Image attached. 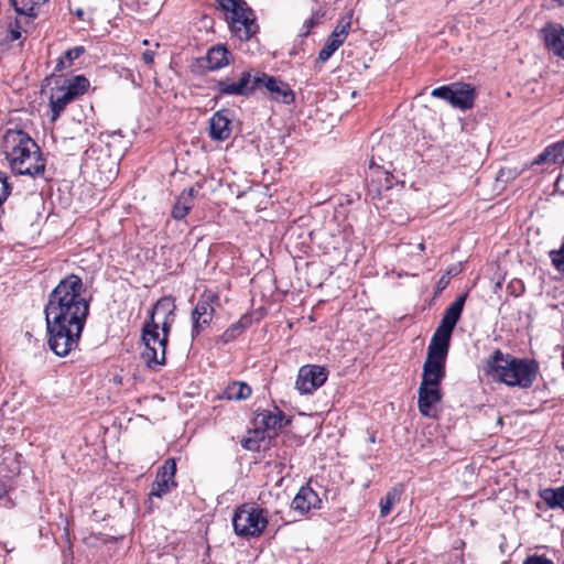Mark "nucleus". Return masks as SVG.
<instances>
[{
    "label": "nucleus",
    "mask_w": 564,
    "mask_h": 564,
    "mask_svg": "<svg viewBox=\"0 0 564 564\" xmlns=\"http://www.w3.org/2000/svg\"><path fill=\"white\" fill-rule=\"evenodd\" d=\"M91 297H86L83 279L69 273L48 293L44 305L47 345L58 357L78 348L90 314Z\"/></svg>",
    "instance_id": "f257e3e1"
},
{
    "label": "nucleus",
    "mask_w": 564,
    "mask_h": 564,
    "mask_svg": "<svg viewBox=\"0 0 564 564\" xmlns=\"http://www.w3.org/2000/svg\"><path fill=\"white\" fill-rule=\"evenodd\" d=\"M1 149L13 174L32 178L44 176L46 159L39 144L24 130L8 129Z\"/></svg>",
    "instance_id": "f03ea898"
},
{
    "label": "nucleus",
    "mask_w": 564,
    "mask_h": 564,
    "mask_svg": "<svg viewBox=\"0 0 564 564\" xmlns=\"http://www.w3.org/2000/svg\"><path fill=\"white\" fill-rule=\"evenodd\" d=\"M484 371L494 381L508 387L530 389L540 373V366L535 359L518 358L497 348L486 359Z\"/></svg>",
    "instance_id": "7ed1b4c3"
},
{
    "label": "nucleus",
    "mask_w": 564,
    "mask_h": 564,
    "mask_svg": "<svg viewBox=\"0 0 564 564\" xmlns=\"http://www.w3.org/2000/svg\"><path fill=\"white\" fill-rule=\"evenodd\" d=\"M269 523L268 511L256 503H243L232 516L234 531L241 538H258Z\"/></svg>",
    "instance_id": "20e7f679"
},
{
    "label": "nucleus",
    "mask_w": 564,
    "mask_h": 564,
    "mask_svg": "<svg viewBox=\"0 0 564 564\" xmlns=\"http://www.w3.org/2000/svg\"><path fill=\"white\" fill-rule=\"evenodd\" d=\"M174 322L175 318L171 317L163 318L162 323H159L162 334L160 335V332L158 330L156 340L141 339L145 347L141 354V358L150 370L156 371L160 367L166 364V348Z\"/></svg>",
    "instance_id": "39448f33"
},
{
    "label": "nucleus",
    "mask_w": 564,
    "mask_h": 564,
    "mask_svg": "<svg viewBox=\"0 0 564 564\" xmlns=\"http://www.w3.org/2000/svg\"><path fill=\"white\" fill-rule=\"evenodd\" d=\"M219 294L204 291L191 313V339L195 341L212 325L215 305H219Z\"/></svg>",
    "instance_id": "423d86ee"
},
{
    "label": "nucleus",
    "mask_w": 564,
    "mask_h": 564,
    "mask_svg": "<svg viewBox=\"0 0 564 564\" xmlns=\"http://www.w3.org/2000/svg\"><path fill=\"white\" fill-rule=\"evenodd\" d=\"M431 96L448 102L455 109L466 111L474 107L477 91L471 84L454 82L434 88Z\"/></svg>",
    "instance_id": "0eeeda50"
},
{
    "label": "nucleus",
    "mask_w": 564,
    "mask_h": 564,
    "mask_svg": "<svg viewBox=\"0 0 564 564\" xmlns=\"http://www.w3.org/2000/svg\"><path fill=\"white\" fill-rule=\"evenodd\" d=\"M467 297L468 293L465 292L458 295L455 301L446 307L430 343L451 348L452 336L456 325L460 321Z\"/></svg>",
    "instance_id": "6e6552de"
},
{
    "label": "nucleus",
    "mask_w": 564,
    "mask_h": 564,
    "mask_svg": "<svg viewBox=\"0 0 564 564\" xmlns=\"http://www.w3.org/2000/svg\"><path fill=\"white\" fill-rule=\"evenodd\" d=\"M449 348L430 343L422 368L421 383L441 386L446 377V360Z\"/></svg>",
    "instance_id": "1a4fd4ad"
},
{
    "label": "nucleus",
    "mask_w": 564,
    "mask_h": 564,
    "mask_svg": "<svg viewBox=\"0 0 564 564\" xmlns=\"http://www.w3.org/2000/svg\"><path fill=\"white\" fill-rule=\"evenodd\" d=\"M251 70L241 72L237 78L226 76L225 78L214 82L210 87L213 91H216L215 100H218L223 96H242L249 97L254 93V84Z\"/></svg>",
    "instance_id": "9d476101"
},
{
    "label": "nucleus",
    "mask_w": 564,
    "mask_h": 564,
    "mask_svg": "<svg viewBox=\"0 0 564 564\" xmlns=\"http://www.w3.org/2000/svg\"><path fill=\"white\" fill-rule=\"evenodd\" d=\"M226 21L232 36L243 42L250 41L260 31L256 12L248 4L235 11L234 14L227 15Z\"/></svg>",
    "instance_id": "9b49d317"
},
{
    "label": "nucleus",
    "mask_w": 564,
    "mask_h": 564,
    "mask_svg": "<svg viewBox=\"0 0 564 564\" xmlns=\"http://www.w3.org/2000/svg\"><path fill=\"white\" fill-rule=\"evenodd\" d=\"M176 304L175 299L172 295L163 296L155 302L152 308L149 311L148 317L145 318L141 328V339H158V330H160V324L155 321V315L162 314L163 318H175Z\"/></svg>",
    "instance_id": "f8f14e48"
},
{
    "label": "nucleus",
    "mask_w": 564,
    "mask_h": 564,
    "mask_svg": "<svg viewBox=\"0 0 564 564\" xmlns=\"http://www.w3.org/2000/svg\"><path fill=\"white\" fill-rule=\"evenodd\" d=\"M254 91L264 87L271 95V98L278 102L290 105L294 102L295 95L289 84L268 75L267 73L257 72L253 77Z\"/></svg>",
    "instance_id": "ddd939ff"
},
{
    "label": "nucleus",
    "mask_w": 564,
    "mask_h": 564,
    "mask_svg": "<svg viewBox=\"0 0 564 564\" xmlns=\"http://www.w3.org/2000/svg\"><path fill=\"white\" fill-rule=\"evenodd\" d=\"M328 378L325 367L318 365H304L300 368L295 388L301 394H312L322 387Z\"/></svg>",
    "instance_id": "4468645a"
},
{
    "label": "nucleus",
    "mask_w": 564,
    "mask_h": 564,
    "mask_svg": "<svg viewBox=\"0 0 564 564\" xmlns=\"http://www.w3.org/2000/svg\"><path fill=\"white\" fill-rule=\"evenodd\" d=\"M392 180L393 175L371 159L369 170L366 173L367 196L371 199L380 198L383 192L393 187Z\"/></svg>",
    "instance_id": "2eb2a0df"
},
{
    "label": "nucleus",
    "mask_w": 564,
    "mask_h": 564,
    "mask_svg": "<svg viewBox=\"0 0 564 564\" xmlns=\"http://www.w3.org/2000/svg\"><path fill=\"white\" fill-rule=\"evenodd\" d=\"M176 462L174 458H167L161 467H159L155 479L151 486L150 498H162L177 486L175 481Z\"/></svg>",
    "instance_id": "dca6fc26"
},
{
    "label": "nucleus",
    "mask_w": 564,
    "mask_h": 564,
    "mask_svg": "<svg viewBox=\"0 0 564 564\" xmlns=\"http://www.w3.org/2000/svg\"><path fill=\"white\" fill-rule=\"evenodd\" d=\"M545 50L564 59V26L558 22H546L539 31Z\"/></svg>",
    "instance_id": "f3484780"
},
{
    "label": "nucleus",
    "mask_w": 564,
    "mask_h": 564,
    "mask_svg": "<svg viewBox=\"0 0 564 564\" xmlns=\"http://www.w3.org/2000/svg\"><path fill=\"white\" fill-rule=\"evenodd\" d=\"M417 395L419 412L426 417H436V414L432 412V408L443 400V391L441 386L433 387L425 383H420Z\"/></svg>",
    "instance_id": "a211bd4d"
},
{
    "label": "nucleus",
    "mask_w": 564,
    "mask_h": 564,
    "mask_svg": "<svg viewBox=\"0 0 564 564\" xmlns=\"http://www.w3.org/2000/svg\"><path fill=\"white\" fill-rule=\"evenodd\" d=\"M321 508L322 499L308 484L300 488L291 502V509L301 516L307 514L313 509Z\"/></svg>",
    "instance_id": "6ab92c4d"
},
{
    "label": "nucleus",
    "mask_w": 564,
    "mask_h": 564,
    "mask_svg": "<svg viewBox=\"0 0 564 564\" xmlns=\"http://www.w3.org/2000/svg\"><path fill=\"white\" fill-rule=\"evenodd\" d=\"M231 57L230 51L225 45H216L210 47L205 57L199 58L198 67L202 72H213L220 69L229 64Z\"/></svg>",
    "instance_id": "aec40b11"
},
{
    "label": "nucleus",
    "mask_w": 564,
    "mask_h": 564,
    "mask_svg": "<svg viewBox=\"0 0 564 564\" xmlns=\"http://www.w3.org/2000/svg\"><path fill=\"white\" fill-rule=\"evenodd\" d=\"M230 109H220L209 119V137L214 141H226L231 135Z\"/></svg>",
    "instance_id": "412c9836"
},
{
    "label": "nucleus",
    "mask_w": 564,
    "mask_h": 564,
    "mask_svg": "<svg viewBox=\"0 0 564 564\" xmlns=\"http://www.w3.org/2000/svg\"><path fill=\"white\" fill-rule=\"evenodd\" d=\"M256 425L263 431H272L276 433L279 430L290 423V419L286 417L285 413L278 406L273 410H262L257 413Z\"/></svg>",
    "instance_id": "4be33fe9"
},
{
    "label": "nucleus",
    "mask_w": 564,
    "mask_h": 564,
    "mask_svg": "<svg viewBox=\"0 0 564 564\" xmlns=\"http://www.w3.org/2000/svg\"><path fill=\"white\" fill-rule=\"evenodd\" d=\"M196 194L197 189L194 186L184 188L181 192L171 210V216L175 220H183L189 214L194 206V197Z\"/></svg>",
    "instance_id": "5701e85b"
},
{
    "label": "nucleus",
    "mask_w": 564,
    "mask_h": 564,
    "mask_svg": "<svg viewBox=\"0 0 564 564\" xmlns=\"http://www.w3.org/2000/svg\"><path fill=\"white\" fill-rule=\"evenodd\" d=\"M538 495L549 509H561L564 512V485L540 489Z\"/></svg>",
    "instance_id": "b1692460"
},
{
    "label": "nucleus",
    "mask_w": 564,
    "mask_h": 564,
    "mask_svg": "<svg viewBox=\"0 0 564 564\" xmlns=\"http://www.w3.org/2000/svg\"><path fill=\"white\" fill-rule=\"evenodd\" d=\"M252 325V316L243 314L237 322L232 323L219 337L220 343L227 345L234 341L239 335Z\"/></svg>",
    "instance_id": "393cba45"
},
{
    "label": "nucleus",
    "mask_w": 564,
    "mask_h": 564,
    "mask_svg": "<svg viewBox=\"0 0 564 564\" xmlns=\"http://www.w3.org/2000/svg\"><path fill=\"white\" fill-rule=\"evenodd\" d=\"M19 17L25 18V23H33L39 15V2L34 0H9Z\"/></svg>",
    "instance_id": "a878e982"
},
{
    "label": "nucleus",
    "mask_w": 564,
    "mask_h": 564,
    "mask_svg": "<svg viewBox=\"0 0 564 564\" xmlns=\"http://www.w3.org/2000/svg\"><path fill=\"white\" fill-rule=\"evenodd\" d=\"M251 393L252 389L248 383L242 381H234L225 388L220 398L240 401L250 398Z\"/></svg>",
    "instance_id": "bb28decb"
},
{
    "label": "nucleus",
    "mask_w": 564,
    "mask_h": 564,
    "mask_svg": "<svg viewBox=\"0 0 564 564\" xmlns=\"http://www.w3.org/2000/svg\"><path fill=\"white\" fill-rule=\"evenodd\" d=\"M556 145L549 144L543 149L541 153H539L531 162V166L533 165H545V164H557L563 165L564 160L558 153V149Z\"/></svg>",
    "instance_id": "cd10ccee"
},
{
    "label": "nucleus",
    "mask_w": 564,
    "mask_h": 564,
    "mask_svg": "<svg viewBox=\"0 0 564 564\" xmlns=\"http://www.w3.org/2000/svg\"><path fill=\"white\" fill-rule=\"evenodd\" d=\"M66 83L67 85L65 87L58 88V90H64L67 95L72 96L74 100L84 95L90 85L89 80L84 75H76L72 79H68Z\"/></svg>",
    "instance_id": "c85d7f7f"
},
{
    "label": "nucleus",
    "mask_w": 564,
    "mask_h": 564,
    "mask_svg": "<svg viewBox=\"0 0 564 564\" xmlns=\"http://www.w3.org/2000/svg\"><path fill=\"white\" fill-rule=\"evenodd\" d=\"M73 100L72 96L67 95L64 90L61 95L52 94L50 97L51 121L55 122L61 117L66 106Z\"/></svg>",
    "instance_id": "c756f323"
},
{
    "label": "nucleus",
    "mask_w": 564,
    "mask_h": 564,
    "mask_svg": "<svg viewBox=\"0 0 564 564\" xmlns=\"http://www.w3.org/2000/svg\"><path fill=\"white\" fill-rule=\"evenodd\" d=\"M341 40L337 39V34H329L326 43L322 47V50L318 53V57L316 59V64L318 63H325L327 62L332 55L339 48L341 45Z\"/></svg>",
    "instance_id": "7c9ffc66"
},
{
    "label": "nucleus",
    "mask_w": 564,
    "mask_h": 564,
    "mask_svg": "<svg viewBox=\"0 0 564 564\" xmlns=\"http://www.w3.org/2000/svg\"><path fill=\"white\" fill-rule=\"evenodd\" d=\"M32 23H25V18H17L14 22L9 24V40L18 41L22 37V32H28V26Z\"/></svg>",
    "instance_id": "2f4dec72"
},
{
    "label": "nucleus",
    "mask_w": 564,
    "mask_h": 564,
    "mask_svg": "<svg viewBox=\"0 0 564 564\" xmlns=\"http://www.w3.org/2000/svg\"><path fill=\"white\" fill-rule=\"evenodd\" d=\"M325 17V12L322 11V10H316L312 13V15L306 19L303 23V29L300 33V36L302 37H306L310 35L311 31L316 26L318 25L322 20L324 19Z\"/></svg>",
    "instance_id": "473e14b6"
},
{
    "label": "nucleus",
    "mask_w": 564,
    "mask_h": 564,
    "mask_svg": "<svg viewBox=\"0 0 564 564\" xmlns=\"http://www.w3.org/2000/svg\"><path fill=\"white\" fill-rule=\"evenodd\" d=\"M549 258L554 269L564 274V236L560 248L549 251Z\"/></svg>",
    "instance_id": "72a5a7b5"
},
{
    "label": "nucleus",
    "mask_w": 564,
    "mask_h": 564,
    "mask_svg": "<svg viewBox=\"0 0 564 564\" xmlns=\"http://www.w3.org/2000/svg\"><path fill=\"white\" fill-rule=\"evenodd\" d=\"M399 500V495L395 489L387 492V495L380 500V514L387 517L392 510L393 506Z\"/></svg>",
    "instance_id": "f704fd0d"
},
{
    "label": "nucleus",
    "mask_w": 564,
    "mask_h": 564,
    "mask_svg": "<svg viewBox=\"0 0 564 564\" xmlns=\"http://www.w3.org/2000/svg\"><path fill=\"white\" fill-rule=\"evenodd\" d=\"M215 2L226 13V17L234 14L235 11H239L248 4L245 0H215Z\"/></svg>",
    "instance_id": "c9c22d12"
},
{
    "label": "nucleus",
    "mask_w": 564,
    "mask_h": 564,
    "mask_svg": "<svg viewBox=\"0 0 564 564\" xmlns=\"http://www.w3.org/2000/svg\"><path fill=\"white\" fill-rule=\"evenodd\" d=\"M260 431L254 430L253 436H248L241 440V446L247 451L257 452L260 449V442L263 440V436L259 437Z\"/></svg>",
    "instance_id": "e433bc0d"
},
{
    "label": "nucleus",
    "mask_w": 564,
    "mask_h": 564,
    "mask_svg": "<svg viewBox=\"0 0 564 564\" xmlns=\"http://www.w3.org/2000/svg\"><path fill=\"white\" fill-rule=\"evenodd\" d=\"M351 22H350V15L345 17L339 20L337 25L335 26L334 31L330 34H337V39L341 40V43L346 40L349 29H350Z\"/></svg>",
    "instance_id": "4c0bfd02"
},
{
    "label": "nucleus",
    "mask_w": 564,
    "mask_h": 564,
    "mask_svg": "<svg viewBox=\"0 0 564 564\" xmlns=\"http://www.w3.org/2000/svg\"><path fill=\"white\" fill-rule=\"evenodd\" d=\"M12 186L6 172L0 171V207L11 194Z\"/></svg>",
    "instance_id": "58836bf2"
},
{
    "label": "nucleus",
    "mask_w": 564,
    "mask_h": 564,
    "mask_svg": "<svg viewBox=\"0 0 564 564\" xmlns=\"http://www.w3.org/2000/svg\"><path fill=\"white\" fill-rule=\"evenodd\" d=\"M86 52L85 47L82 45L74 46L67 51L64 52L63 57L69 65V67L73 65V62L77 58H79L84 53Z\"/></svg>",
    "instance_id": "ea45409f"
},
{
    "label": "nucleus",
    "mask_w": 564,
    "mask_h": 564,
    "mask_svg": "<svg viewBox=\"0 0 564 564\" xmlns=\"http://www.w3.org/2000/svg\"><path fill=\"white\" fill-rule=\"evenodd\" d=\"M509 293L513 296H520L523 294L525 288L521 280L513 279L507 286Z\"/></svg>",
    "instance_id": "a19ab883"
},
{
    "label": "nucleus",
    "mask_w": 564,
    "mask_h": 564,
    "mask_svg": "<svg viewBox=\"0 0 564 564\" xmlns=\"http://www.w3.org/2000/svg\"><path fill=\"white\" fill-rule=\"evenodd\" d=\"M522 564H554V562L547 558L545 555L533 554L529 555Z\"/></svg>",
    "instance_id": "79ce46f5"
},
{
    "label": "nucleus",
    "mask_w": 564,
    "mask_h": 564,
    "mask_svg": "<svg viewBox=\"0 0 564 564\" xmlns=\"http://www.w3.org/2000/svg\"><path fill=\"white\" fill-rule=\"evenodd\" d=\"M449 283V279L446 275L441 276L436 283L435 295L440 294Z\"/></svg>",
    "instance_id": "37998d69"
},
{
    "label": "nucleus",
    "mask_w": 564,
    "mask_h": 564,
    "mask_svg": "<svg viewBox=\"0 0 564 564\" xmlns=\"http://www.w3.org/2000/svg\"><path fill=\"white\" fill-rule=\"evenodd\" d=\"M69 67V65L67 64V62L65 61V58L63 56H61L58 59H57V63H56V66H55V72H61L65 68Z\"/></svg>",
    "instance_id": "c03bdc74"
},
{
    "label": "nucleus",
    "mask_w": 564,
    "mask_h": 564,
    "mask_svg": "<svg viewBox=\"0 0 564 564\" xmlns=\"http://www.w3.org/2000/svg\"><path fill=\"white\" fill-rule=\"evenodd\" d=\"M552 145L557 147L556 149H558V153L564 160V137L561 140L553 142Z\"/></svg>",
    "instance_id": "a18cd8bd"
},
{
    "label": "nucleus",
    "mask_w": 564,
    "mask_h": 564,
    "mask_svg": "<svg viewBox=\"0 0 564 564\" xmlns=\"http://www.w3.org/2000/svg\"><path fill=\"white\" fill-rule=\"evenodd\" d=\"M143 59H144L145 63H152L153 54L151 52H145L143 54Z\"/></svg>",
    "instance_id": "49530a36"
},
{
    "label": "nucleus",
    "mask_w": 564,
    "mask_h": 564,
    "mask_svg": "<svg viewBox=\"0 0 564 564\" xmlns=\"http://www.w3.org/2000/svg\"><path fill=\"white\" fill-rule=\"evenodd\" d=\"M7 492L4 482L0 479V498H2Z\"/></svg>",
    "instance_id": "de8ad7c7"
},
{
    "label": "nucleus",
    "mask_w": 564,
    "mask_h": 564,
    "mask_svg": "<svg viewBox=\"0 0 564 564\" xmlns=\"http://www.w3.org/2000/svg\"><path fill=\"white\" fill-rule=\"evenodd\" d=\"M74 14L78 18V19H83L84 17V10L78 8L75 10Z\"/></svg>",
    "instance_id": "09e8293b"
},
{
    "label": "nucleus",
    "mask_w": 564,
    "mask_h": 564,
    "mask_svg": "<svg viewBox=\"0 0 564 564\" xmlns=\"http://www.w3.org/2000/svg\"><path fill=\"white\" fill-rule=\"evenodd\" d=\"M368 441H369L370 443H375V442H376V435H375V434L370 435V436H369V438H368Z\"/></svg>",
    "instance_id": "8fccbe9b"
},
{
    "label": "nucleus",
    "mask_w": 564,
    "mask_h": 564,
    "mask_svg": "<svg viewBox=\"0 0 564 564\" xmlns=\"http://www.w3.org/2000/svg\"><path fill=\"white\" fill-rule=\"evenodd\" d=\"M535 507H536L538 509H542V508H543V505H542V502L538 501V502L535 503Z\"/></svg>",
    "instance_id": "3c124183"
},
{
    "label": "nucleus",
    "mask_w": 564,
    "mask_h": 564,
    "mask_svg": "<svg viewBox=\"0 0 564 564\" xmlns=\"http://www.w3.org/2000/svg\"><path fill=\"white\" fill-rule=\"evenodd\" d=\"M562 367L564 368V346H563V352H562Z\"/></svg>",
    "instance_id": "603ef678"
}]
</instances>
